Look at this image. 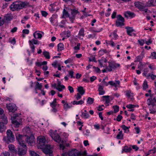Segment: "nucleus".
Here are the masks:
<instances>
[{
	"instance_id": "nucleus-1",
	"label": "nucleus",
	"mask_w": 156,
	"mask_h": 156,
	"mask_svg": "<svg viewBox=\"0 0 156 156\" xmlns=\"http://www.w3.org/2000/svg\"><path fill=\"white\" fill-rule=\"evenodd\" d=\"M50 135L52 139L56 142L59 144V146L61 149L63 150L66 148V147L69 146V144L66 143V141L62 140L60 136L58 134L56 130L53 131L51 130L50 132Z\"/></svg>"
},
{
	"instance_id": "nucleus-2",
	"label": "nucleus",
	"mask_w": 156,
	"mask_h": 156,
	"mask_svg": "<svg viewBox=\"0 0 156 156\" xmlns=\"http://www.w3.org/2000/svg\"><path fill=\"white\" fill-rule=\"evenodd\" d=\"M29 3L27 2H22L19 1L14 2L10 5V9L12 11L18 10L23 8H26L30 7Z\"/></svg>"
},
{
	"instance_id": "nucleus-3",
	"label": "nucleus",
	"mask_w": 156,
	"mask_h": 156,
	"mask_svg": "<svg viewBox=\"0 0 156 156\" xmlns=\"http://www.w3.org/2000/svg\"><path fill=\"white\" fill-rule=\"evenodd\" d=\"M6 134L7 137H4L3 138V140L5 141L8 143H9V142H12L14 140V136L11 130L8 129L6 132Z\"/></svg>"
},
{
	"instance_id": "nucleus-4",
	"label": "nucleus",
	"mask_w": 156,
	"mask_h": 156,
	"mask_svg": "<svg viewBox=\"0 0 156 156\" xmlns=\"http://www.w3.org/2000/svg\"><path fill=\"white\" fill-rule=\"evenodd\" d=\"M87 154L86 151L83 152H81L76 149H73L71 151H69L68 153L69 156H79L80 155L84 156Z\"/></svg>"
},
{
	"instance_id": "nucleus-5",
	"label": "nucleus",
	"mask_w": 156,
	"mask_h": 156,
	"mask_svg": "<svg viewBox=\"0 0 156 156\" xmlns=\"http://www.w3.org/2000/svg\"><path fill=\"white\" fill-rule=\"evenodd\" d=\"M11 120L12 123L15 125L16 126L18 127L21 120L18 114H14L11 117Z\"/></svg>"
},
{
	"instance_id": "nucleus-6",
	"label": "nucleus",
	"mask_w": 156,
	"mask_h": 156,
	"mask_svg": "<svg viewBox=\"0 0 156 156\" xmlns=\"http://www.w3.org/2000/svg\"><path fill=\"white\" fill-rule=\"evenodd\" d=\"M134 4L135 7L137 8L141 11H144L145 13L148 12V11L150 12L149 11H148L147 9L145 8L147 7V5H145V3L137 2H135Z\"/></svg>"
},
{
	"instance_id": "nucleus-7",
	"label": "nucleus",
	"mask_w": 156,
	"mask_h": 156,
	"mask_svg": "<svg viewBox=\"0 0 156 156\" xmlns=\"http://www.w3.org/2000/svg\"><path fill=\"white\" fill-rule=\"evenodd\" d=\"M53 148L51 146L47 145L43 149V151L47 155L53 156Z\"/></svg>"
},
{
	"instance_id": "nucleus-8",
	"label": "nucleus",
	"mask_w": 156,
	"mask_h": 156,
	"mask_svg": "<svg viewBox=\"0 0 156 156\" xmlns=\"http://www.w3.org/2000/svg\"><path fill=\"white\" fill-rule=\"evenodd\" d=\"M117 20L116 21V26L118 27L123 26L124 24V19L120 15H119L117 16Z\"/></svg>"
},
{
	"instance_id": "nucleus-9",
	"label": "nucleus",
	"mask_w": 156,
	"mask_h": 156,
	"mask_svg": "<svg viewBox=\"0 0 156 156\" xmlns=\"http://www.w3.org/2000/svg\"><path fill=\"white\" fill-rule=\"evenodd\" d=\"M27 151V147L26 145H20L19 147L18 154L20 156L26 154Z\"/></svg>"
},
{
	"instance_id": "nucleus-10",
	"label": "nucleus",
	"mask_w": 156,
	"mask_h": 156,
	"mask_svg": "<svg viewBox=\"0 0 156 156\" xmlns=\"http://www.w3.org/2000/svg\"><path fill=\"white\" fill-rule=\"evenodd\" d=\"M16 139L20 145H22L23 146L25 145L24 140L25 139V137L23 135L19 133H16Z\"/></svg>"
},
{
	"instance_id": "nucleus-11",
	"label": "nucleus",
	"mask_w": 156,
	"mask_h": 156,
	"mask_svg": "<svg viewBox=\"0 0 156 156\" xmlns=\"http://www.w3.org/2000/svg\"><path fill=\"white\" fill-rule=\"evenodd\" d=\"M108 67H107V69L109 71H111L112 69H115L117 67H119L120 65L117 63L111 61L108 62Z\"/></svg>"
},
{
	"instance_id": "nucleus-12",
	"label": "nucleus",
	"mask_w": 156,
	"mask_h": 156,
	"mask_svg": "<svg viewBox=\"0 0 156 156\" xmlns=\"http://www.w3.org/2000/svg\"><path fill=\"white\" fill-rule=\"evenodd\" d=\"M46 143V140L45 137L43 136H39L37 138V143L41 146H44Z\"/></svg>"
},
{
	"instance_id": "nucleus-13",
	"label": "nucleus",
	"mask_w": 156,
	"mask_h": 156,
	"mask_svg": "<svg viewBox=\"0 0 156 156\" xmlns=\"http://www.w3.org/2000/svg\"><path fill=\"white\" fill-rule=\"evenodd\" d=\"M7 107L10 112H14L17 109L16 105L12 104H9L7 105Z\"/></svg>"
},
{
	"instance_id": "nucleus-14",
	"label": "nucleus",
	"mask_w": 156,
	"mask_h": 156,
	"mask_svg": "<svg viewBox=\"0 0 156 156\" xmlns=\"http://www.w3.org/2000/svg\"><path fill=\"white\" fill-rule=\"evenodd\" d=\"M41 32L42 34H44V33L41 31H36L33 34V36L35 39H41L42 37V34L40 33Z\"/></svg>"
},
{
	"instance_id": "nucleus-15",
	"label": "nucleus",
	"mask_w": 156,
	"mask_h": 156,
	"mask_svg": "<svg viewBox=\"0 0 156 156\" xmlns=\"http://www.w3.org/2000/svg\"><path fill=\"white\" fill-rule=\"evenodd\" d=\"M34 136L32 135L28 137L25 140L29 145H31L34 142Z\"/></svg>"
},
{
	"instance_id": "nucleus-16",
	"label": "nucleus",
	"mask_w": 156,
	"mask_h": 156,
	"mask_svg": "<svg viewBox=\"0 0 156 156\" xmlns=\"http://www.w3.org/2000/svg\"><path fill=\"white\" fill-rule=\"evenodd\" d=\"M58 17L57 15H53L50 18V21L51 24L53 25H55V22L57 21V18Z\"/></svg>"
},
{
	"instance_id": "nucleus-17",
	"label": "nucleus",
	"mask_w": 156,
	"mask_h": 156,
	"mask_svg": "<svg viewBox=\"0 0 156 156\" xmlns=\"http://www.w3.org/2000/svg\"><path fill=\"white\" fill-rule=\"evenodd\" d=\"M8 147L9 150L13 153L16 154L17 153V150L15 148L14 146L12 144H9L8 146Z\"/></svg>"
},
{
	"instance_id": "nucleus-18",
	"label": "nucleus",
	"mask_w": 156,
	"mask_h": 156,
	"mask_svg": "<svg viewBox=\"0 0 156 156\" xmlns=\"http://www.w3.org/2000/svg\"><path fill=\"white\" fill-rule=\"evenodd\" d=\"M124 15L125 17H133L135 16L134 13L130 11H126V12L124 13Z\"/></svg>"
},
{
	"instance_id": "nucleus-19",
	"label": "nucleus",
	"mask_w": 156,
	"mask_h": 156,
	"mask_svg": "<svg viewBox=\"0 0 156 156\" xmlns=\"http://www.w3.org/2000/svg\"><path fill=\"white\" fill-rule=\"evenodd\" d=\"M23 132L24 133L28 134L29 135H31L32 131L29 127H26L23 129Z\"/></svg>"
},
{
	"instance_id": "nucleus-20",
	"label": "nucleus",
	"mask_w": 156,
	"mask_h": 156,
	"mask_svg": "<svg viewBox=\"0 0 156 156\" xmlns=\"http://www.w3.org/2000/svg\"><path fill=\"white\" fill-rule=\"evenodd\" d=\"M79 13L78 10L76 9H71V16L75 17L76 15Z\"/></svg>"
},
{
	"instance_id": "nucleus-21",
	"label": "nucleus",
	"mask_w": 156,
	"mask_h": 156,
	"mask_svg": "<svg viewBox=\"0 0 156 156\" xmlns=\"http://www.w3.org/2000/svg\"><path fill=\"white\" fill-rule=\"evenodd\" d=\"M1 119H2V122H1L3 123L4 124H6L8 122L7 117L4 115L1 117Z\"/></svg>"
},
{
	"instance_id": "nucleus-22",
	"label": "nucleus",
	"mask_w": 156,
	"mask_h": 156,
	"mask_svg": "<svg viewBox=\"0 0 156 156\" xmlns=\"http://www.w3.org/2000/svg\"><path fill=\"white\" fill-rule=\"evenodd\" d=\"M120 83L119 81L117 80L115 81V82H113L112 81H109L108 83L111 85L116 87L117 86V85L119 84Z\"/></svg>"
},
{
	"instance_id": "nucleus-23",
	"label": "nucleus",
	"mask_w": 156,
	"mask_h": 156,
	"mask_svg": "<svg viewBox=\"0 0 156 156\" xmlns=\"http://www.w3.org/2000/svg\"><path fill=\"white\" fill-rule=\"evenodd\" d=\"M153 100H154L155 101H156V100H155V98H154V100H151L150 99H148L147 100V105L150 106H154V104L153 102Z\"/></svg>"
},
{
	"instance_id": "nucleus-24",
	"label": "nucleus",
	"mask_w": 156,
	"mask_h": 156,
	"mask_svg": "<svg viewBox=\"0 0 156 156\" xmlns=\"http://www.w3.org/2000/svg\"><path fill=\"white\" fill-rule=\"evenodd\" d=\"M78 91L81 95H83L85 93V91L82 87H79L78 88Z\"/></svg>"
},
{
	"instance_id": "nucleus-25",
	"label": "nucleus",
	"mask_w": 156,
	"mask_h": 156,
	"mask_svg": "<svg viewBox=\"0 0 156 156\" xmlns=\"http://www.w3.org/2000/svg\"><path fill=\"white\" fill-rule=\"evenodd\" d=\"M126 28L127 29V34L130 36H132L131 33L134 31V30L131 27H126Z\"/></svg>"
},
{
	"instance_id": "nucleus-26",
	"label": "nucleus",
	"mask_w": 156,
	"mask_h": 156,
	"mask_svg": "<svg viewBox=\"0 0 156 156\" xmlns=\"http://www.w3.org/2000/svg\"><path fill=\"white\" fill-rule=\"evenodd\" d=\"M84 102L82 100H80L79 101H74L73 102H72V103L73 104V105H81L83 104L84 103Z\"/></svg>"
},
{
	"instance_id": "nucleus-27",
	"label": "nucleus",
	"mask_w": 156,
	"mask_h": 156,
	"mask_svg": "<svg viewBox=\"0 0 156 156\" xmlns=\"http://www.w3.org/2000/svg\"><path fill=\"white\" fill-rule=\"evenodd\" d=\"M109 96H102V98H104L103 100L105 101L106 104H108L109 102L110 99L109 98ZM107 105H108V104Z\"/></svg>"
},
{
	"instance_id": "nucleus-28",
	"label": "nucleus",
	"mask_w": 156,
	"mask_h": 156,
	"mask_svg": "<svg viewBox=\"0 0 156 156\" xmlns=\"http://www.w3.org/2000/svg\"><path fill=\"white\" fill-rule=\"evenodd\" d=\"M6 129V127L4 124L0 122V132L2 133Z\"/></svg>"
},
{
	"instance_id": "nucleus-29",
	"label": "nucleus",
	"mask_w": 156,
	"mask_h": 156,
	"mask_svg": "<svg viewBox=\"0 0 156 156\" xmlns=\"http://www.w3.org/2000/svg\"><path fill=\"white\" fill-rule=\"evenodd\" d=\"M126 95L128 98H129L133 96V94L130 90H127L126 91Z\"/></svg>"
},
{
	"instance_id": "nucleus-30",
	"label": "nucleus",
	"mask_w": 156,
	"mask_h": 156,
	"mask_svg": "<svg viewBox=\"0 0 156 156\" xmlns=\"http://www.w3.org/2000/svg\"><path fill=\"white\" fill-rule=\"evenodd\" d=\"M58 51H61L64 49V45L62 43H60L58 45Z\"/></svg>"
},
{
	"instance_id": "nucleus-31",
	"label": "nucleus",
	"mask_w": 156,
	"mask_h": 156,
	"mask_svg": "<svg viewBox=\"0 0 156 156\" xmlns=\"http://www.w3.org/2000/svg\"><path fill=\"white\" fill-rule=\"evenodd\" d=\"M81 116L84 119L88 118L89 117V115L88 113L84 112L81 111Z\"/></svg>"
},
{
	"instance_id": "nucleus-32",
	"label": "nucleus",
	"mask_w": 156,
	"mask_h": 156,
	"mask_svg": "<svg viewBox=\"0 0 156 156\" xmlns=\"http://www.w3.org/2000/svg\"><path fill=\"white\" fill-rule=\"evenodd\" d=\"M69 16V14L68 12L64 9L63 11V18H65Z\"/></svg>"
},
{
	"instance_id": "nucleus-33",
	"label": "nucleus",
	"mask_w": 156,
	"mask_h": 156,
	"mask_svg": "<svg viewBox=\"0 0 156 156\" xmlns=\"http://www.w3.org/2000/svg\"><path fill=\"white\" fill-rule=\"evenodd\" d=\"M123 137V134H122V131H120L117 134L116 137L118 139H122Z\"/></svg>"
},
{
	"instance_id": "nucleus-34",
	"label": "nucleus",
	"mask_w": 156,
	"mask_h": 156,
	"mask_svg": "<svg viewBox=\"0 0 156 156\" xmlns=\"http://www.w3.org/2000/svg\"><path fill=\"white\" fill-rule=\"evenodd\" d=\"M154 0H150L149 1H148L147 3H145V5H147V7L151 6V5H154Z\"/></svg>"
},
{
	"instance_id": "nucleus-35",
	"label": "nucleus",
	"mask_w": 156,
	"mask_h": 156,
	"mask_svg": "<svg viewBox=\"0 0 156 156\" xmlns=\"http://www.w3.org/2000/svg\"><path fill=\"white\" fill-rule=\"evenodd\" d=\"M65 87L63 85H57L56 87V89L59 91H61L62 90V89H64Z\"/></svg>"
},
{
	"instance_id": "nucleus-36",
	"label": "nucleus",
	"mask_w": 156,
	"mask_h": 156,
	"mask_svg": "<svg viewBox=\"0 0 156 156\" xmlns=\"http://www.w3.org/2000/svg\"><path fill=\"white\" fill-rule=\"evenodd\" d=\"M42 85L41 84H40L38 82H37L35 86V90L36 89L41 90L42 88Z\"/></svg>"
},
{
	"instance_id": "nucleus-37",
	"label": "nucleus",
	"mask_w": 156,
	"mask_h": 156,
	"mask_svg": "<svg viewBox=\"0 0 156 156\" xmlns=\"http://www.w3.org/2000/svg\"><path fill=\"white\" fill-rule=\"evenodd\" d=\"M94 101V99L90 97L88 98L87 100V104L90 105L92 104Z\"/></svg>"
},
{
	"instance_id": "nucleus-38",
	"label": "nucleus",
	"mask_w": 156,
	"mask_h": 156,
	"mask_svg": "<svg viewBox=\"0 0 156 156\" xmlns=\"http://www.w3.org/2000/svg\"><path fill=\"white\" fill-rule=\"evenodd\" d=\"M154 106H150L149 107V110L150 113L151 114H154L156 112V110L154 108Z\"/></svg>"
},
{
	"instance_id": "nucleus-39",
	"label": "nucleus",
	"mask_w": 156,
	"mask_h": 156,
	"mask_svg": "<svg viewBox=\"0 0 156 156\" xmlns=\"http://www.w3.org/2000/svg\"><path fill=\"white\" fill-rule=\"evenodd\" d=\"M64 109L66 110L68 109L71 108L72 107V106L69 105L67 102H66L64 105Z\"/></svg>"
},
{
	"instance_id": "nucleus-40",
	"label": "nucleus",
	"mask_w": 156,
	"mask_h": 156,
	"mask_svg": "<svg viewBox=\"0 0 156 156\" xmlns=\"http://www.w3.org/2000/svg\"><path fill=\"white\" fill-rule=\"evenodd\" d=\"M38 41L35 39H32L29 41V43L33 44H38Z\"/></svg>"
},
{
	"instance_id": "nucleus-41",
	"label": "nucleus",
	"mask_w": 156,
	"mask_h": 156,
	"mask_svg": "<svg viewBox=\"0 0 156 156\" xmlns=\"http://www.w3.org/2000/svg\"><path fill=\"white\" fill-rule=\"evenodd\" d=\"M43 54L46 58L47 59L50 58V56L48 52L47 51H43Z\"/></svg>"
},
{
	"instance_id": "nucleus-42",
	"label": "nucleus",
	"mask_w": 156,
	"mask_h": 156,
	"mask_svg": "<svg viewBox=\"0 0 156 156\" xmlns=\"http://www.w3.org/2000/svg\"><path fill=\"white\" fill-rule=\"evenodd\" d=\"M131 150H132V148L131 147H129L127 146H125L124 147V149L122 152L124 151L125 152H129Z\"/></svg>"
},
{
	"instance_id": "nucleus-43",
	"label": "nucleus",
	"mask_w": 156,
	"mask_h": 156,
	"mask_svg": "<svg viewBox=\"0 0 156 156\" xmlns=\"http://www.w3.org/2000/svg\"><path fill=\"white\" fill-rule=\"evenodd\" d=\"M117 30H114L112 33V35L113 36V38L114 39H115V40L118 37V35L116 34V33L117 32Z\"/></svg>"
},
{
	"instance_id": "nucleus-44",
	"label": "nucleus",
	"mask_w": 156,
	"mask_h": 156,
	"mask_svg": "<svg viewBox=\"0 0 156 156\" xmlns=\"http://www.w3.org/2000/svg\"><path fill=\"white\" fill-rule=\"evenodd\" d=\"M122 129L125 131V132H127V131L128 132L129 131V128H130V127H128L126 126L125 125H123L122 126Z\"/></svg>"
},
{
	"instance_id": "nucleus-45",
	"label": "nucleus",
	"mask_w": 156,
	"mask_h": 156,
	"mask_svg": "<svg viewBox=\"0 0 156 156\" xmlns=\"http://www.w3.org/2000/svg\"><path fill=\"white\" fill-rule=\"evenodd\" d=\"M84 29H83V28L81 29L79 31V35L80 36H82V37H84Z\"/></svg>"
},
{
	"instance_id": "nucleus-46",
	"label": "nucleus",
	"mask_w": 156,
	"mask_h": 156,
	"mask_svg": "<svg viewBox=\"0 0 156 156\" xmlns=\"http://www.w3.org/2000/svg\"><path fill=\"white\" fill-rule=\"evenodd\" d=\"M156 152V149L154 148L153 149L150 150L148 152L147 155H149L150 154H154Z\"/></svg>"
},
{
	"instance_id": "nucleus-47",
	"label": "nucleus",
	"mask_w": 156,
	"mask_h": 156,
	"mask_svg": "<svg viewBox=\"0 0 156 156\" xmlns=\"http://www.w3.org/2000/svg\"><path fill=\"white\" fill-rule=\"evenodd\" d=\"M30 156H39V154L33 151H30Z\"/></svg>"
},
{
	"instance_id": "nucleus-48",
	"label": "nucleus",
	"mask_w": 156,
	"mask_h": 156,
	"mask_svg": "<svg viewBox=\"0 0 156 156\" xmlns=\"http://www.w3.org/2000/svg\"><path fill=\"white\" fill-rule=\"evenodd\" d=\"M56 98L54 99L52 103L50 104L51 106L52 107H55L56 106Z\"/></svg>"
},
{
	"instance_id": "nucleus-49",
	"label": "nucleus",
	"mask_w": 156,
	"mask_h": 156,
	"mask_svg": "<svg viewBox=\"0 0 156 156\" xmlns=\"http://www.w3.org/2000/svg\"><path fill=\"white\" fill-rule=\"evenodd\" d=\"M69 74L71 78H75V76H73L74 72L72 70H70L69 71Z\"/></svg>"
},
{
	"instance_id": "nucleus-50",
	"label": "nucleus",
	"mask_w": 156,
	"mask_h": 156,
	"mask_svg": "<svg viewBox=\"0 0 156 156\" xmlns=\"http://www.w3.org/2000/svg\"><path fill=\"white\" fill-rule=\"evenodd\" d=\"M148 87L147 83L146 81H145L143 84V89L146 90Z\"/></svg>"
},
{
	"instance_id": "nucleus-51",
	"label": "nucleus",
	"mask_w": 156,
	"mask_h": 156,
	"mask_svg": "<svg viewBox=\"0 0 156 156\" xmlns=\"http://www.w3.org/2000/svg\"><path fill=\"white\" fill-rule=\"evenodd\" d=\"M30 46V48L32 49V52L33 53H34V50H35V46L34 45H33V44L29 43Z\"/></svg>"
},
{
	"instance_id": "nucleus-52",
	"label": "nucleus",
	"mask_w": 156,
	"mask_h": 156,
	"mask_svg": "<svg viewBox=\"0 0 156 156\" xmlns=\"http://www.w3.org/2000/svg\"><path fill=\"white\" fill-rule=\"evenodd\" d=\"M10 154L9 152L5 151L2 154L1 156H9Z\"/></svg>"
},
{
	"instance_id": "nucleus-53",
	"label": "nucleus",
	"mask_w": 156,
	"mask_h": 156,
	"mask_svg": "<svg viewBox=\"0 0 156 156\" xmlns=\"http://www.w3.org/2000/svg\"><path fill=\"white\" fill-rule=\"evenodd\" d=\"M113 108L114 109L115 113H116L118 112L119 111V107L117 106H114Z\"/></svg>"
},
{
	"instance_id": "nucleus-54",
	"label": "nucleus",
	"mask_w": 156,
	"mask_h": 156,
	"mask_svg": "<svg viewBox=\"0 0 156 156\" xmlns=\"http://www.w3.org/2000/svg\"><path fill=\"white\" fill-rule=\"evenodd\" d=\"M81 96L79 93H77L76 96H75L76 100H78L80 99L81 98Z\"/></svg>"
},
{
	"instance_id": "nucleus-55",
	"label": "nucleus",
	"mask_w": 156,
	"mask_h": 156,
	"mask_svg": "<svg viewBox=\"0 0 156 156\" xmlns=\"http://www.w3.org/2000/svg\"><path fill=\"white\" fill-rule=\"evenodd\" d=\"M9 42L12 44L14 45L16 43V40L15 38L9 39Z\"/></svg>"
},
{
	"instance_id": "nucleus-56",
	"label": "nucleus",
	"mask_w": 156,
	"mask_h": 156,
	"mask_svg": "<svg viewBox=\"0 0 156 156\" xmlns=\"http://www.w3.org/2000/svg\"><path fill=\"white\" fill-rule=\"evenodd\" d=\"M148 71V69L147 68L145 69L144 70V72L143 73V75L145 76H147V74Z\"/></svg>"
},
{
	"instance_id": "nucleus-57",
	"label": "nucleus",
	"mask_w": 156,
	"mask_h": 156,
	"mask_svg": "<svg viewBox=\"0 0 156 156\" xmlns=\"http://www.w3.org/2000/svg\"><path fill=\"white\" fill-rule=\"evenodd\" d=\"M148 76H150L151 78V79L152 80H154L156 78V76L155 75H154V74H150V73H149L148 74Z\"/></svg>"
},
{
	"instance_id": "nucleus-58",
	"label": "nucleus",
	"mask_w": 156,
	"mask_h": 156,
	"mask_svg": "<svg viewBox=\"0 0 156 156\" xmlns=\"http://www.w3.org/2000/svg\"><path fill=\"white\" fill-rule=\"evenodd\" d=\"M126 107L129 109H131L134 108L135 107L134 105L132 104H129L126 105Z\"/></svg>"
},
{
	"instance_id": "nucleus-59",
	"label": "nucleus",
	"mask_w": 156,
	"mask_h": 156,
	"mask_svg": "<svg viewBox=\"0 0 156 156\" xmlns=\"http://www.w3.org/2000/svg\"><path fill=\"white\" fill-rule=\"evenodd\" d=\"M102 85H105L106 86H108V83H107L105 81V79H104L101 83Z\"/></svg>"
},
{
	"instance_id": "nucleus-60",
	"label": "nucleus",
	"mask_w": 156,
	"mask_h": 156,
	"mask_svg": "<svg viewBox=\"0 0 156 156\" xmlns=\"http://www.w3.org/2000/svg\"><path fill=\"white\" fill-rule=\"evenodd\" d=\"M122 118V116L121 115H118L117 117V118H116V120L118 122H120L121 121Z\"/></svg>"
},
{
	"instance_id": "nucleus-61",
	"label": "nucleus",
	"mask_w": 156,
	"mask_h": 156,
	"mask_svg": "<svg viewBox=\"0 0 156 156\" xmlns=\"http://www.w3.org/2000/svg\"><path fill=\"white\" fill-rule=\"evenodd\" d=\"M81 11L83 12V16H85V17H87L88 16V13H89V12L88 11Z\"/></svg>"
},
{
	"instance_id": "nucleus-62",
	"label": "nucleus",
	"mask_w": 156,
	"mask_h": 156,
	"mask_svg": "<svg viewBox=\"0 0 156 156\" xmlns=\"http://www.w3.org/2000/svg\"><path fill=\"white\" fill-rule=\"evenodd\" d=\"M68 88L70 93H73L74 92L73 88L71 86H69Z\"/></svg>"
},
{
	"instance_id": "nucleus-63",
	"label": "nucleus",
	"mask_w": 156,
	"mask_h": 156,
	"mask_svg": "<svg viewBox=\"0 0 156 156\" xmlns=\"http://www.w3.org/2000/svg\"><path fill=\"white\" fill-rule=\"evenodd\" d=\"M41 13L42 15L44 17H46L48 15V13L44 11H41Z\"/></svg>"
},
{
	"instance_id": "nucleus-64",
	"label": "nucleus",
	"mask_w": 156,
	"mask_h": 156,
	"mask_svg": "<svg viewBox=\"0 0 156 156\" xmlns=\"http://www.w3.org/2000/svg\"><path fill=\"white\" fill-rule=\"evenodd\" d=\"M151 55L153 59H156V53L155 52H152L151 53Z\"/></svg>"
}]
</instances>
